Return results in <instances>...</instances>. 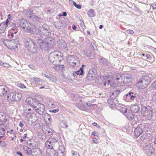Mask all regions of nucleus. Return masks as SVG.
<instances>
[{
  "instance_id": "nucleus-1",
  "label": "nucleus",
  "mask_w": 156,
  "mask_h": 156,
  "mask_svg": "<svg viewBox=\"0 0 156 156\" xmlns=\"http://www.w3.org/2000/svg\"><path fill=\"white\" fill-rule=\"evenodd\" d=\"M136 101L137 102H140L142 105L141 114L147 120L151 119L152 118L153 114L152 111L149 106H145L143 105L144 98L141 95L136 96Z\"/></svg>"
},
{
  "instance_id": "nucleus-2",
  "label": "nucleus",
  "mask_w": 156,
  "mask_h": 156,
  "mask_svg": "<svg viewBox=\"0 0 156 156\" xmlns=\"http://www.w3.org/2000/svg\"><path fill=\"white\" fill-rule=\"evenodd\" d=\"M48 58L49 61L54 65H56L57 62L60 63L64 59L63 54L60 52L56 51L50 53Z\"/></svg>"
},
{
  "instance_id": "nucleus-3",
  "label": "nucleus",
  "mask_w": 156,
  "mask_h": 156,
  "mask_svg": "<svg viewBox=\"0 0 156 156\" xmlns=\"http://www.w3.org/2000/svg\"><path fill=\"white\" fill-rule=\"evenodd\" d=\"M22 96L21 93L12 92L9 94L7 96V99L11 103L13 101H19Z\"/></svg>"
},
{
  "instance_id": "nucleus-4",
  "label": "nucleus",
  "mask_w": 156,
  "mask_h": 156,
  "mask_svg": "<svg viewBox=\"0 0 156 156\" xmlns=\"http://www.w3.org/2000/svg\"><path fill=\"white\" fill-rule=\"evenodd\" d=\"M57 143V140L55 139L52 138H49L45 143V147L47 148V151L48 152L51 150H54L53 147L55 144Z\"/></svg>"
},
{
  "instance_id": "nucleus-5",
  "label": "nucleus",
  "mask_w": 156,
  "mask_h": 156,
  "mask_svg": "<svg viewBox=\"0 0 156 156\" xmlns=\"http://www.w3.org/2000/svg\"><path fill=\"white\" fill-rule=\"evenodd\" d=\"M38 119V117L37 116L36 114L32 113V114L28 117L27 120L28 123L29 125H31L34 123L36 122Z\"/></svg>"
},
{
  "instance_id": "nucleus-6",
  "label": "nucleus",
  "mask_w": 156,
  "mask_h": 156,
  "mask_svg": "<svg viewBox=\"0 0 156 156\" xmlns=\"http://www.w3.org/2000/svg\"><path fill=\"white\" fill-rule=\"evenodd\" d=\"M35 29V26L30 22L25 28L24 30L27 33L31 34H34V30Z\"/></svg>"
},
{
  "instance_id": "nucleus-7",
  "label": "nucleus",
  "mask_w": 156,
  "mask_h": 156,
  "mask_svg": "<svg viewBox=\"0 0 156 156\" xmlns=\"http://www.w3.org/2000/svg\"><path fill=\"white\" fill-rule=\"evenodd\" d=\"M124 115L129 120L132 121L131 124L133 126L136 124V121L134 119V115L133 114L128 111Z\"/></svg>"
},
{
  "instance_id": "nucleus-8",
  "label": "nucleus",
  "mask_w": 156,
  "mask_h": 156,
  "mask_svg": "<svg viewBox=\"0 0 156 156\" xmlns=\"http://www.w3.org/2000/svg\"><path fill=\"white\" fill-rule=\"evenodd\" d=\"M137 94L133 92H129L126 95L125 99L127 102H130L136 99Z\"/></svg>"
},
{
  "instance_id": "nucleus-9",
  "label": "nucleus",
  "mask_w": 156,
  "mask_h": 156,
  "mask_svg": "<svg viewBox=\"0 0 156 156\" xmlns=\"http://www.w3.org/2000/svg\"><path fill=\"white\" fill-rule=\"evenodd\" d=\"M143 125L140 124L134 130L135 137L137 138L140 136L143 133L142 129Z\"/></svg>"
},
{
  "instance_id": "nucleus-10",
  "label": "nucleus",
  "mask_w": 156,
  "mask_h": 156,
  "mask_svg": "<svg viewBox=\"0 0 156 156\" xmlns=\"http://www.w3.org/2000/svg\"><path fill=\"white\" fill-rule=\"evenodd\" d=\"M40 32L38 34L39 35L43 34L44 35H49V32L48 31V26L46 24H44L42 28L40 29Z\"/></svg>"
},
{
  "instance_id": "nucleus-11",
  "label": "nucleus",
  "mask_w": 156,
  "mask_h": 156,
  "mask_svg": "<svg viewBox=\"0 0 156 156\" xmlns=\"http://www.w3.org/2000/svg\"><path fill=\"white\" fill-rule=\"evenodd\" d=\"M151 78L148 76H142L140 82L144 83L145 86H147L151 82Z\"/></svg>"
},
{
  "instance_id": "nucleus-12",
  "label": "nucleus",
  "mask_w": 156,
  "mask_h": 156,
  "mask_svg": "<svg viewBox=\"0 0 156 156\" xmlns=\"http://www.w3.org/2000/svg\"><path fill=\"white\" fill-rule=\"evenodd\" d=\"M131 79L132 76L131 75L128 74L123 75L122 83L129 84L131 82Z\"/></svg>"
},
{
  "instance_id": "nucleus-13",
  "label": "nucleus",
  "mask_w": 156,
  "mask_h": 156,
  "mask_svg": "<svg viewBox=\"0 0 156 156\" xmlns=\"http://www.w3.org/2000/svg\"><path fill=\"white\" fill-rule=\"evenodd\" d=\"M36 112L40 115H43L45 110V107L43 104H39L38 106L35 110Z\"/></svg>"
},
{
  "instance_id": "nucleus-14",
  "label": "nucleus",
  "mask_w": 156,
  "mask_h": 156,
  "mask_svg": "<svg viewBox=\"0 0 156 156\" xmlns=\"http://www.w3.org/2000/svg\"><path fill=\"white\" fill-rule=\"evenodd\" d=\"M9 89L5 86L0 85V95L1 96L5 95L9 92Z\"/></svg>"
},
{
  "instance_id": "nucleus-15",
  "label": "nucleus",
  "mask_w": 156,
  "mask_h": 156,
  "mask_svg": "<svg viewBox=\"0 0 156 156\" xmlns=\"http://www.w3.org/2000/svg\"><path fill=\"white\" fill-rule=\"evenodd\" d=\"M34 43L30 38L27 37L25 39V45L27 48H30V46H34Z\"/></svg>"
},
{
  "instance_id": "nucleus-16",
  "label": "nucleus",
  "mask_w": 156,
  "mask_h": 156,
  "mask_svg": "<svg viewBox=\"0 0 156 156\" xmlns=\"http://www.w3.org/2000/svg\"><path fill=\"white\" fill-rule=\"evenodd\" d=\"M117 109L124 115L128 111H129V110L127 109L125 106L121 105H118L117 106Z\"/></svg>"
},
{
  "instance_id": "nucleus-17",
  "label": "nucleus",
  "mask_w": 156,
  "mask_h": 156,
  "mask_svg": "<svg viewBox=\"0 0 156 156\" xmlns=\"http://www.w3.org/2000/svg\"><path fill=\"white\" fill-rule=\"evenodd\" d=\"M30 22L27 21L25 19H22L20 21V25L24 30H25V28Z\"/></svg>"
},
{
  "instance_id": "nucleus-18",
  "label": "nucleus",
  "mask_w": 156,
  "mask_h": 156,
  "mask_svg": "<svg viewBox=\"0 0 156 156\" xmlns=\"http://www.w3.org/2000/svg\"><path fill=\"white\" fill-rule=\"evenodd\" d=\"M33 156H42L41 150L39 148H35L32 149Z\"/></svg>"
},
{
  "instance_id": "nucleus-19",
  "label": "nucleus",
  "mask_w": 156,
  "mask_h": 156,
  "mask_svg": "<svg viewBox=\"0 0 156 156\" xmlns=\"http://www.w3.org/2000/svg\"><path fill=\"white\" fill-rule=\"evenodd\" d=\"M121 90L119 88L114 91L110 92V97L113 100L116 98L117 95L121 92Z\"/></svg>"
},
{
  "instance_id": "nucleus-20",
  "label": "nucleus",
  "mask_w": 156,
  "mask_h": 156,
  "mask_svg": "<svg viewBox=\"0 0 156 156\" xmlns=\"http://www.w3.org/2000/svg\"><path fill=\"white\" fill-rule=\"evenodd\" d=\"M65 151L64 147L63 145L59 146V148L57 151V156H64Z\"/></svg>"
},
{
  "instance_id": "nucleus-21",
  "label": "nucleus",
  "mask_w": 156,
  "mask_h": 156,
  "mask_svg": "<svg viewBox=\"0 0 156 156\" xmlns=\"http://www.w3.org/2000/svg\"><path fill=\"white\" fill-rule=\"evenodd\" d=\"M30 81L35 85L39 84L40 83H42L43 80L36 77H33L30 79Z\"/></svg>"
},
{
  "instance_id": "nucleus-22",
  "label": "nucleus",
  "mask_w": 156,
  "mask_h": 156,
  "mask_svg": "<svg viewBox=\"0 0 156 156\" xmlns=\"http://www.w3.org/2000/svg\"><path fill=\"white\" fill-rule=\"evenodd\" d=\"M43 131L45 134L48 136H51L52 133V129L47 126H46L43 128Z\"/></svg>"
},
{
  "instance_id": "nucleus-23",
  "label": "nucleus",
  "mask_w": 156,
  "mask_h": 156,
  "mask_svg": "<svg viewBox=\"0 0 156 156\" xmlns=\"http://www.w3.org/2000/svg\"><path fill=\"white\" fill-rule=\"evenodd\" d=\"M122 75H121L119 73H117L114 75L113 77V79L119 83H122Z\"/></svg>"
},
{
  "instance_id": "nucleus-24",
  "label": "nucleus",
  "mask_w": 156,
  "mask_h": 156,
  "mask_svg": "<svg viewBox=\"0 0 156 156\" xmlns=\"http://www.w3.org/2000/svg\"><path fill=\"white\" fill-rule=\"evenodd\" d=\"M43 75L52 82H55L57 81L56 78L54 76L48 74H44Z\"/></svg>"
},
{
  "instance_id": "nucleus-25",
  "label": "nucleus",
  "mask_w": 156,
  "mask_h": 156,
  "mask_svg": "<svg viewBox=\"0 0 156 156\" xmlns=\"http://www.w3.org/2000/svg\"><path fill=\"white\" fill-rule=\"evenodd\" d=\"M153 147L150 144L145 145L143 148V150L146 151L148 153H151Z\"/></svg>"
},
{
  "instance_id": "nucleus-26",
  "label": "nucleus",
  "mask_w": 156,
  "mask_h": 156,
  "mask_svg": "<svg viewBox=\"0 0 156 156\" xmlns=\"http://www.w3.org/2000/svg\"><path fill=\"white\" fill-rule=\"evenodd\" d=\"M139 106L136 104L132 105L130 107V109L134 113H138L139 111Z\"/></svg>"
},
{
  "instance_id": "nucleus-27",
  "label": "nucleus",
  "mask_w": 156,
  "mask_h": 156,
  "mask_svg": "<svg viewBox=\"0 0 156 156\" xmlns=\"http://www.w3.org/2000/svg\"><path fill=\"white\" fill-rule=\"evenodd\" d=\"M76 57H75L73 55H70L68 57V62L70 64H73L75 65H76Z\"/></svg>"
},
{
  "instance_id": "nucleus-28",
  "label": "nucleus",
  "mask_w": 156,
  "mask_h": 156,
  "mask_svg": "<svg viewBox=\"0 0 156 156\" xmlns=\"http://www.w3.org/2000/svg\"><path fill=\"white\" fill-rule=\"evenodd\" d=\"M144 58L145 59H147V60L150 62H152L154 60V56L149 54H146Z\"/></svg>"
},
{
  "instance_id": "nucleus-29",
  "label": "nucleus",
  "mask_w": 156,
  "mask_h": 156,
  "mask_svg": "<svg viewBox=\"0 0 156 156\" xmlns=\"http://www.w3.org/2000/svg\"><path fill=\"white\" fill-rule=\"evenodd\" d=\"M23 149L25 153L29 155L32 153V150L30 148L26 146H23Z\"/></svg>"
},
{
  "instance_id": "nucleus-30",
  "label": "nucleus",
  "mask_w": 156,
  "mask_h": 156,
  "mask_svg": "<svg viewBox=\"0 0 156 156\" xmlns=\"http://www.w3.org/2000/svg\"><path fill=\"white\" fill-rule=\"evenodd\" d=\"M39 103H38V101L36 99H34L32 100V102L30 105L35 110L36 108H37Z\"/></svg>"
},
{
  "instance_id": "nucleus-31",
  "label": "nucleus",
  "mask_w": 156,
  "mask_h": 156,
  "mask_svg": "<svg viewBox=\"0 0 156 156\" xmlns=\"http://www.w3.org/2000/svg\"><path fill=\"white\" fill-rule=\"evenodd\" d=\"M44 119L46 123H50L51 119V115L48 113L44 114Z\"/></svg>"
},
{
  "instance_id": "nucleus-32",
  "label": "nucleus",
  "mask_w": 156,
  "mask_h": 156,
  "mask_svg": "<svg viewBox=\"0 0 156 156\" xmlns=\"http://www.w3.org/2000/svg\"><path fill=\"white\" fill-rule=\"evenodd\" d=\"M45 156H57L56 152L54 150H51L48 152L46 151Z\"/></svg>"
},
{
  "instance_id": "nucleus-33",
  "label": "nucleus",
  "mask_w": 156,
  "mask_h": 156,
  "mask_svg": "<svg viewBox=\"0 0 156 156\" xmlns=\"http://www.w3.org/2000/svg\"><path fill=\"white\" fill-rule=\"evenodd\" d=\"M6 126L4 124L0 126V135H3L5 133V129Z\"/></svg>"
},
{
  "instance_id": "nucleus-34",
  "label": "nucleus",
  "mask_w": 156,
  "mask_h": 156,
  "mask_svg": "<svg viewBox=\"0 0 156 156\" xmlns=\"http://www.w3.org/2000/svg\"><path fill=\"white\" fill-rule=\"evenodd\" d=\"M10 27H11V30L14 31V34H16L18 31V30L17 28L16 24L15 23H12L11 24Z\"/></svg>"
},
{
  "instance_id": "nucleus-35",
  "label": "nucleus",
  "mask_w": 156,
  "mask_h": 156,
  "mask_svg": "<svg viewBox=\"0 0 156 156\" xmlns=\"http://www.w3.org/2000/svg\"><path fill=\"white\" fill-rule=\"evenodd\" d=\"M28 50L30 52L33 53H35L37 51V47L36 43L34 44V45L31 47H30L28 48Z\"/></svg>"
},
{
  "instance_id": "nucleus-36",
  "label": "nucleus",
  "mask_w": 156,
  "mask_h": 156,
  "mask_svg": "<svg viewBox=\"0 0 156 156\" xmlns=\"http://www.w3.org/2000/svg\"><path fill=\"white\" fill-rule=\"evenodd\" d=\"M5 115L3 112H0V120L2 122H6L7 119H5Z\"/></svg>"
},
{
  "instance_id": "nucleus-37",
  "label": "nucleus",
  "mask_w": 156,
  "mask_h": 156,
  "mask_svg": "<svg viewBox=\"0 0 156 156\" xmlns=\"http://www.w3.org/2000/svg\"><path fill=\"white\" fill-rule=\"evenodd\" d=\"M60 63H58L57 62L56 63V65H55V69L57 71H59L62 69V68L64 67V66L63 65H59Z\"/></svg>"
},
{
  "instance_id": "nucleus-38",
  "label": "nucleus",
  "mask_w": 156,
  "mask_h": 156,
  "mask_svg": "<svg viewBox=\"0 0 156 156\" xmlns=\"http://www.w3.org/2000/svg\"><path fill=\"white\" fill-rule=\"evenodd\" d=\"M7 27L2 23H0V33L4 32Z\"/></svg>"
},
{
  "instance_id": "nucleus-39",
  "label": "nucleus",
  "mask_w": 156,
  "mask_h": 156,
  "mask_svg": "<svg viewBox=\"0 0 156 156\" xmlns=\"http://www.w3.org/2000/svg\"><path fill=\"white\" fill-rule=\"evenodd\" d=\"M87 14L90 17H94L95 15V13L94 9H90L87 12Z\"/></svg>"
},
{
  "instance_id": "nucleus-40",
  "label": "nucleus",
  "mask_w": 156,
  "mask_h": 156,
  "mask_svg": "<svg viewBox=\"0 0 156 156\" xmlns=\"http://www.w3.org/2000/svg\"><path fill=\"white\" fill-rule=\"evenodd\" d=\"M140 79L138 82L136 83V85L137 87H138L140 88H145L146 86H145L144 84V83L142 82L141 83L140 82Z\"/></svg>"
},
{
  "instance_id": "nucleus-41",
  "label": "nucleus",
  "mask_w": 156,
  "mask_h": 156,
  "mask_svg": "<svg viewBox=\"0 0 156 156\" xmlns=\"http://www.w3.org/2000/svg\"><path fill=\"white\" fill-rule=\"evenodd\" d=\"M34 14L33 13V12L32 11L29 10V11L27 12L26 13V15L27 17L30 19H32V15H33Z\"/></svg>"
},
{
  "instance_id": "nucleus-42",
  "label": "nucleus",
  "mask_w": 156,
  "mask_h": 156,
  "mask_svg": "<svg viewBox=\"0 0 156 156\" xmlns=\"http://www.w3.org/2000/svg\"><path fill=\"white\" fill-rule=\"evenodd\" d=\"M93 76V75L92 73H90L89 72H88L87 75V79L89 80H92L94 79Z\"/></svg>"
},
{
  "instance_id": "nucleus-43",
  "label": "nucleus",
  "mask_w": 156,
  "mask_h": 156,
  "mask_svg": "<svg viewBox=\"0 0 156 156\" xmlns=\"http://www.w3.org/2000/svg\"><path fill=\"white\" fill-rule=\"evenodd\" d=\"M49 45L48 43H44V44L40 45V47L44 50H47L48 49Z\"/></svg>"
},
{
  "instance_id": "nucleus-44",
  "label": "nucleus",
  "mask_w": 156,
  "mask_h": 156,
  "mask_svg": "<svg viewBox=\"0 0 156 156\" xmlns=\"http://www.w3.org/2000/svg\"><path fill=\"white\" fill-rule=\"evenodd\" d=\"M32 16V17L31 19H32L34 21H40L41 20V18L40 17H38L34 14Z\"/></svg>"
},
{
  "instance_id": "nucleus-45",
  "label": "nucleus",
  "mask_w": 156,
  "mask_h": 156,
  "mask_svg": "<svg viewBox=\"0 0 156 156\" xmlns=\"http://www.w3.org/2000/svg\"><path fill=\"white\" fill-rule=\"evenodd\" d=\"M61 126L64 128H67L68 125L66 122L65 121H62L60 123Z\"/></svg>"
},
{
  "instance_id": "nucleus-46",
  "label": "nucleus",
  "mask_w": 156,
  "mask_h": 156,
  "mask_svg": "<svg viewBox=\"0 0 156 156\" xmlns=\"http://www.w3.org/2000/svg\"><path fill=\"white\" fill-rule=\"evenodd\" d=\"M32 100H33V99H32L30 98H27L25 101L26 103L30 105L32 103Z\"/></svg>"
},
{
  "instance_id": "nucleus-47",
  "label": "nucleus",
  "mask_w": 156,
  "mask_h": 156,
  "mask_svg": "<svg viewBox=\"0 0 156 156\" xmlns=\"http://www.w3.org/2000/svg\"><path fill=\"white\" fill-rule=\"evenodd\" d=\"M147 136L146 133L144 134L140 137V139L142 140H144L147 138Z\"/></svg>"
},
{
  "instance_id": "nucleus-48",
  "label": "nucleus",
  "mask_w": 156,
  "mask_h": 156,
  "mask_svg": "<svg viewBox=\"0 0 156 156\" xmlns=\"http://www.w3.org/2000/svg\"><path fill=\"white\" fill-rule=\"evenodd\" d=\"M75 76H76L74 73H72L69 79L71 80H73L76 78Z\"/></svg>"
},
{
  "instance_id": "nucleus-49",
  "label": "nucleus",
  "mask_w": 156,
  "mask_h": 156,
  "mask_svg": "<svg viewBox=\"0 0 156 156\" xmlns=\"http://www.w3.org/2000/svg\"><path fill=\"white\" fill-rule=\"evenodd\" d=\"M38 136L39 138L42 140H44L46 138L45 135L42 133H39L38 135Z\"/></svg>"
},
{
  "instance_id": "nucleus-50",
  "label": "nucleus",
  "mask_w": 156,
  "mask_h": 156,
  "mask_svg": "<svg viewBox=\"0 0 156 156\" xmlns=\"http://www.w3.org/2000/svg\"><path fill=\"white\" fill-rule=\"evenodd\" d=\"M73 5L78 9H80L81 8V6L80 5L77 4L76 3L74 2L73 3Z\"/></svg>"
},
{
  "instance_id": "nucleus-51",
  "label": "nucleus",
  "mask_w": 156,
  "mask_h": 156,
  "mask_svg": "<svg viewBox=\"0 0 156 156\" xmlns=\"http://www.w3.org/2000/svg\"><path fill=\"white\" fill-rule=\"evenodd\" d=\"M1 66H3L4 67H10V65L9 64L7 63H4L2 62V63H1Z\"/></svg>"
},
{
  "instance_id": "nucleus-52",
  "label": "nucleus",
  "mask_w": 156,
  "mask_h": 156,
  "mask_svg": "<svg viewBox=\"0 0 156 156\" xmlns=\"http://www.w3.org/2000/svg\"><path fill=\"white\" fill-rule=\"evenodd\" d=\"M11 42L17 44L18 43V40L17 39H13L11 40Z\"/></svg>"
},
{
  "instance_id": "nucleus-53",
  "label": "nucleus",
  "mask_w": 156,
  "mask_h": 156,
  "mask_svg": "<svg viewBox=\"0 0 156 156\" xmlns=\"http://www.w3.org/2000/svg\"><path fill=\"white\" fill-rule=\"evenodd\" d=\"M117 106L118 105H116L115 103H114L112 104H111L109 106L112 109H114L115 108L117 109Z\"/></svg>"
},
{
  "instance_id": "nucleus-54",
  "label": "nucleus",
  "mask_w": 156,
  "mask_h": 156,
  "mask_svg": "<svg viewBox=\"0 0 156 156\" xmlns=\"http://www.w3.org/2000/svg\"><path fill=\"white\" fill-rule=\"evenodd\" d=\"M101 61V62L103 63L104 64H106L107 63V60L105 58H101L100 59Z\"/></svg>"
},
{
  "instance_id": "nucleus-55",
  "label": "nucleus",
  "mask_w": 156,
  "mask_h": 156,
  "mask_svg": "<svg viewBox=\"0 0 156 156\" xmlns=\"http://www.w3.org/2000/svg\"><path fill=\"white\" fill-rule=\"evenodd\" d=\"M17 86L21 88H23L26 87L25 86L24 84L21 83H19L17 84Z\"/></svg>"
},
{
  "instance_id": "nucleus-56",
  "label": "nucleus",
  "mask_w": 156,
  "mask_h": 156,
  "mask_svg": "<svg viewBox=\"0 0 156 156\" xmlns=\"http://www.w3.org/2000/svg\"><path fill=\"white\" fill-rule=\"evenodd\" d=\"M34 109H31V108H28V111L29 112H28V114H32V113H34L33 112H34Z\"/></svg>"
},
{
  "instance_id": "nucleus-57",
  "label": "nucleus",
  "mask_w": 156,
  "mask_h": 156,
  "mask_svg": "<svg viewBox=\"0 0 156 156\" xmlns=\"http://www.w3.org/2000/svg\"><path fill=\"white\" fill-rule=\"evenodd\" d=\"M86 105L87 106L89 107V108H92L94 106V104H91L90 103H87Z\"/></svg>"
},
{
  "instance_id": "nucleus-58",
  "label": "nucleus",
  "mask_w": 156,
  "mask_h": 156,
  "mask_svg": "<svg viewBox=\"0 0 156 156\" xmlns=\"http://www.w3.org/2000/svg\"><path fill=\"white\" fill-rule=\"evenodd\" d=\"M91 44L94 49L95 50H96L97 48L94 43L93 42H91Z\"/></svg>"
},
{
  "instance_id": "nucleus-59",
  "label": "nucleus",
  "mask_w": 156,
  "mask_h": 156,
  "mask_svg": "<svg viewBox=\"0 0 156 156\" xmlns=\"http://www.w3.org/2000/svg\"><path fill=\"white\" fill-rule=\"evenodd\" d=\"M38 44H40V45L44 44V43L42 40V39H38Z\"/></svg>"
},
{
  "instance_id": "nucleus-60",
  "label": "nucleus",
  "mask_w": 156,
  "mask_h": 156,
  "mask_svg": "<svg viewBox=\"0 0 156 156\" xmlns=\"http://www.w3.org/2000/svg\"><path fill=\"white\" fill-rule=\"evenodd\" d=\"M23 138L24 140V141H28L29 140V138L27 136V134H25L24 135Z\"/></svg>"
},
{
  "instance_id": "nucleus-61",
  "label": "nucleus",
  "mask_w": 156,
  "mask_h": 156,
  "mask_svg": "<svg viewBox=\"0 0 156 156\" xmlns=\"http://www.w3.org/2000/svg\"><path fill=\"white\" fill-rule=\"evenodd\" d=\"M108 103L109 105L110 106L111 104H112L113 103H114V102L111 99H109L108 100Z\"/></svg>"
},
{
  "instance_id": "nucleus-62",
  "label": "nucleus",
  "mask_w": 156,
  "mask_h": 156,
  "mask_svg": "<svg viewBox=\"0 0 156 156\" xmlns=\"http://www.w3.org/2000/svg\"><path fill=\"white\" fill-rule=\"evenodd\" d=\"M10 20V19H8V18H7L5 22H2V23H3L4 25H5V26H6L7 27L8 26V24L9 23V20Z\"/></svg>"
},
{
  "instance_id": "nucleus-63",
  "label": "nucleus",
  "mask_w": 156,
  "mask_h": 156,
  "mask_svg": "<svg viewBox=\"0 0 156 156\" xmlns=\"http://www.w3.org/2000/svg\"><path fill=\"white\" fill-rule=\"evenodd\" d=\"M73 156H80L79 154L76 152L73 151L72 152Z\"/></svg>"
},
{
  "instance_id": "nucleus-64",
  "label": "nucleus",
  "mask_w": 156,
  "mask_h": 156,
  "mask_svg": "<svg viewBox=\"0 0 156 156\" xmlns=\"http://www.w3.org/2000/svg\"><path fill=\"white\" fill-rule=\"evenodd\" d=\"M75 73L77 74L78 75H82L83 74H81V70L80 71V69L79 70L76 71L75 72Z\"/></svg>"
}]
</instances>
